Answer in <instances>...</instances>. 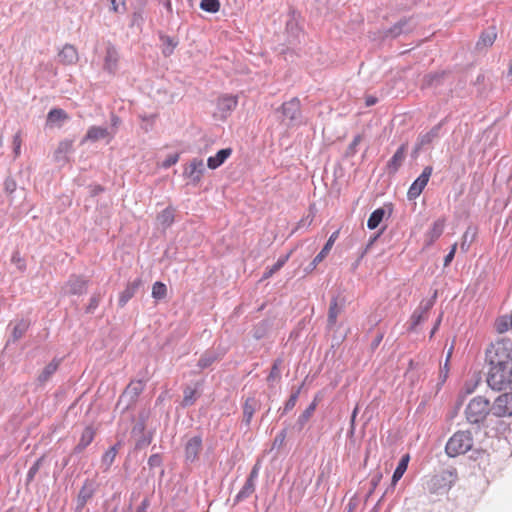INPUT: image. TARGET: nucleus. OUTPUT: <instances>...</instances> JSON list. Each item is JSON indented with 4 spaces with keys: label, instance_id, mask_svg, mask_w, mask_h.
I'll list each match as a JSON object with an SVG mask.
<instances>
[{
    "label": "nucleus",
    "instance_id": "obj_11",
    "mask_svg": "<svg viewBox=\"0 0 512 512\" xmlns=\"http://www.w3.org/2000/svg\"><path fill=\"white\" fill-rule=\"evenodd\" d=\"M415 27V23L412 19H401L393 27L388 29L385 36H391L393 38L400 36L401 34L411 32Z\"/></svg>",
    "mask_w": 512,
    "mask_h": 512
},
{
    "label": "nucleus",
    "instance_id": "obj_10",
    "mask_svg": "<svg viewBox=\"0 0 512 512\" xmlns=\"http://www.w3.org/2000/svg\"><path fill=\"white\" fill-rule=\"evenodd\" d=\"M202 449V438L194 436L185 445V457L187 461L194 462Z\"/></svg>",
    "mask_w": 512,
    "mask_h": 512
},
{
    "label": "nucleus",
    "instance_id": "obj_21",
    "mask_svg": "<svg viewBox=\"0 0 512 512\" xmlns=\"http://www.w3.org/2000/svg\"><path fill=\"white\" fill-rule=\"evenodd\" d=\"M258 406L259 403L254 397H248L245 400V403L243 405V422L245 423L246 426L250 425L254 412L256 411Z\"/></svg>",
    "mask_w": 512,
    "mask_h": 512
},
{
    "label": "nucleus",
    "instance_id": "obj_23",
    "mask_svg": "<svg viewBox=\"0 0 512 512\" xmlns=\"http://www.w3.org/2000/svg\"><path fill=\"white\" fill-rule=\"evenodd\" d=\"M316 406H317V399L315 398L314 401L311 402L309 404V406L300 414V416L298 417V419L294 425V429H296L297 431H301L304 428L306 423L309 421V419L313 415V413L316 409Z\"/></svg>",
    "mask_w": 512,
    "mask_h": 512
},
{
    "label": "nucleus",
    "instance_id": "obj_60",
    "mask_svg": "<svg viewBox=\"0 0 512 512\" xmlns=\"http://www.w3.org/2000/svg\"><path fill=\"white\" fill-rule=\"evenodd\" d=\"M456 247H457V245L454 244L452 246L450 252L445 256V258H444V266H448L451 263V261L453 260L455 252H456Z\"/></svg>",
    "mask_w": 512,
    "mask_h": 512
},
{
    "label": "nucleus",
    "instance_id": "obj_19",
    "mask_svg": "<svg viewBox=\"0 0 512 512\" xmlns=\"http://www.w3.org/2000/svg\"><path fill=\"white\" fill-rule=\"evenodd\" d=\"M496 37H497V33H496L495 27L488 28L481 34L478 42L476 43V48L478 50H482V49L492 46Z\"/></svg>",
    "mask_w": 512,
    "mask_h": 512
},
{
    "label": "nucleus",
    "instance_id": "obj_15",
    "mask_svg": "<svg viewBox=\"0 0 512 512\" xmlns=\"http://www.w3.org/2000/svg\"><path fill=\"white\" fill-rule=\"evenodd\" d=\"M97 487L98 485L95 480L86 479L81 489L79 490L77 498L81 501L88 503V501H90L95 495Z\"/></svg>",
    "mask_w": 512,
    "mask_h": 512
},
{
    "label": "nucleus",
    "instance_id": "obj_12",
    "mask_svg": "<svg viewBox=\"0 0 512 512\" xmlns=\"http://www.w3.org/2000/svg\"><path fill=\"white\" fill-rule=\"evenodd\" d=\"M441 129V124H437L430 129V131L422 134L418 137V140L415 144L414 152L417 153L424 146L432 143L436 138H438Z\"/></svg>",
    "mask_w": 512,
    "mask_h": 512
},
{
    "label": "nucleus",
    "instance_id": "obj_5",
    "mask_svg": "<svg viewBox=\"0 0 512 512\" xmlns=\"http://www.w3.org/2000/svg\"><path fill=\"white\" fill-rule=\"evenodd\" d=\"M146 418V415L141 413L131 430V436L135 439V449L137 450L147 447L152 441V432L145 433Z\"/></svg>",
    "mask_w": 512,
    "mask_h": 512
},
{
    "label": "nucleus",
    "instance_id": "obj_29",
    "mask_svg": "<svg viewBox=\"0 0 512 512\" xmlns=\"http://www.w3.org/2000/svg\"><path fill=\"white\" fill-rule=\"evenodd\" d=\"M110 136V133L107 128L104 127H98V126H92L87 131V134L83 141L90 140V141H98L100 139H104Z\"/></svg>",
    "mask_w": 512,
    "mask_h": 512
},
{
    "label": "nucleus",
    "instance_id": "obj_34",
    "mask_svg": "<svg viewBox=\"0 0 512 512\" xmlns=\"http://www.w3.org/2000/svg\"><path fill=\"white\" fill-rule=\"evenodd\" d=\"M72 145V141L70 140L60 142L54 154L56 161H64L66 159V155L71 152Z\"/></svg>",
    "mask_w": 512,
    "mask_h": 512
},
{
    "label": "nucleus",
    "instance_id": "obj_18",
    "mask_svg": "<svg viewBox=\"0 0 512 512\" xmlns=\"http://www.w3.org/2000/svg\"><path fill=\"white\" fill-rule=\"evenodd\" d=\"M67 289L74 295L84 294L87 290V280L80 276H71L67 283Z\"/></svg>",
    "mask_w": 512,
    "mask_h": 512
},
{
    "label": "nucleus",
    "instance_id": "obj_9",
    "mask_svg": "<svg viewBox=\"0 0 512 512\" xmlns=\"http://www.w3.org/2000/svg\"><path fill=\"white\" fill-rule=\"evenodd\" d=\"M205 171L202 159H193L185 168L184 176L189 178L193 183H198Z\"/></svg>",
    "mask_w": 512,
    "mask_h": 512
},
{
    "label": "nucleus",
    "instance_id": "obj_14",
    "mask_svg": "<svg viewBox=\"0 0 512 512\" xmlns=\"http://www.w3.org/2000/svg\"><path fill=\"white\" fill-rule=\"evenodd\" d=\"M95 436V430L91 426L85 427L78 444L74 447L72 454L82 453L91 444Z\"/></svg>",
    "mask_w": 512,
    "mask_h": 512
},
{
    "label": "nucleus",
    "instance_id": "obj_28",
    "mask_svg": "<svg viewBox=\"0 0 512 512\" xmlns=\"http://www.w3.org/2000/svg\"><path fill=\"white\" fill-rule=\"evenodd\" d=\"M405 159V147L402 145L397 149L392 158L389 160L387 166L390 172L395 173L402 165Z\"/></svg>",
    "mask_w": 512,
    "mask_h": 512
},
{
    "label": "nucleus",
    "instance_id": "obj_57",
    "mask_svg": "<svg viewBox=\"0 0 512 512\" xmlns=\"http://www.w3.org/2000/svg\"><path fill=\"white\" fill-rule=\"evenodd\" d=\"M21 142L20 132H17L13 137L14 154L16 157L20 155Z\"/></svg>",
    "mask_w": 512,
    "mask_h": 512
},
{
    "label": "nucleus",
    "instance_id": "obj_59",
    "mask_svg": "<svg viewBox=\"0 0 512 512\" xmlns=\"http://www.w3.org/2000/svg\"><path fill=\"white\" fill-rule=\"evenodd\" d=\"M178 159H179V157L177 154L169 155L167 157V159H165V161L163 162V167L168 168V167L176 164Z\"/></svg>",
    "mask_w": 512,
    "mask_h": 512
},
{
    "label": "nucleus",
    "instance_id": "obj_45",
    "mask_svg": "<svg viewBox=\"0 0 512 512\" xmlns=\"http://www.w3.org/2000/svg\"><path fill=\"white\" fill-rule=\"evenodd\" d=\"M299 394H300V389L294 391L290 395L289 399L286 401V403H285V405L283 407L281 415H284V414L288 413L289 411H291L295 407L296 402H297L298 397H299Z\"/></svg>",
    "mask_w": 512,
    "mask_h": 512
},
{
    "label": "nucleus",
    "instance_id": "obj_47",
    "mask_svg": "<svg viewBox=\"0 0 512 512\" xmlns=\"http://www.w3.org/2000/svg\"><path fill=\"white\" fill-rule=\"evenodd\" d=\"M288 258H289V254L284 257L279 258L277 260V262L268 271H266L264 273L263 277L264 278L271 277L275 272H277L279 269H281L284 266V264L286 263Z\"/></svg>",
    "mask_w": 512,
    "mask_h": 512
},
{
    "label": "nucleus",
    "instance_id": "obj_36",
    "mask_svg": "<svg viewBox=\"0 0 512 512\" xmlns=\"http://www.w3.org/2000/svg\"><path fill=\"white\" fill-rule=\"evenodd\" d=\"M58 365H59V360H53L52 362H50L44 369L43 371L39 374L38 376V380L40 382H47L50 380V377L52 374L55 373V371L57 370L58 368Z\"/></svg>",
    "mask_w": 512,
    "mask_h": 512
},
{
    "label": "nucleus",
    "instance_id": "obj_44",
    "mask_svg": "<svg viewBox=\"0 0 512 512\" xmlns=\"http://www.w3.org/2000/svg\"><path fill=\"white\" fill-rule=\"evenodd\" d=\"M475 235H476V231L470 227L465 231V233L463 235L462 243H461V249L463 251L468 250V248L470 247V244L474 240Z\"/></svg>",
    "mask_w": 512,
    "mask_h": 512
},
{
    "label": "nucleus",
    "instance_id": "obj_61",
    "mask_svg": "<svg viewBox=\"0 0 512 512\" xmlns=\"http://www.w3.org/2000/svg\"><path fill=\"white\" fill-rule=\"evenodd\" d=\"M285 437H286V430L284 429L276 435V437L274 439V446H276V445L281 446L285 440Z\"/></svg>",
    "mask_w": 512,
    "mask_h": 512
},
{
    "label": "nucleus",
    "instance_id": "obj_53",
    "mask_svg": "<svg viewBox=\"0 0 512 512\" xmlns=\"http://www.w3.org/2000/svg\"><path fill=\"white\" fill-rule=\"evenodd\" d=\"M148 466L152 469L162 466V457L159 453L152 454L148 459Z\"/></svg>",
    "mask_w": 512,
    "mask_h": 512
},
{
    "label": "nucleus",
    "instance_id": "obj_6",
    "mask_svg": "<svg viewBox=\"0 0 512 512\" xmlns=\"http://www.w3.org/2000/svg\"><path fill=\"white\" fill-rule=\"evenodd\" d=\"M491 415L498 420L512 416V391L500 394L491 405Z\"/></svg>",
    "mask_w": 512,
    "mask_h": 512
},
{
    "label": "nucleus",
    "instance_id": "obj_42",
    "mask_svg": "<svg viewBox=\"0 0 512 512\" xmlns=\"http://www.w3.org/2000/svg\"><path fill=\"white\" fill-rule=\"evenodd\" d=\"M200 8L209 13H216L220 9L219 0H201Z\"/></svg>",
    "mask_w": 512,
    "mask_h": 512
},
{
    "label": "nucleus",
    "instance_id": "obj_64",
    "mask_svg": "<svg viewBox=\"0 0 512 512\" xmlns=\"http://www.w3.org/2000/svg\"><path fill=\"white\" fill-rule=\"evenodd\" d=\"M149 506V500L148 499H144L142 501V503L140 504V506L138 507L137 511L138 512H145L146 509L148 508Z\"/></svg>",
    "mask_w": 512,
    "mask_h": 512
},
{
    "label": "nucleus",
    "instance_id": "obj_54",
    "mask_svg": "<svg viewBox=\"0 0 512 512\" xmlns=\"http://www.w3.org/2000/svg\"><path fill=\"white\" fill-rule=\"evenodd\" d=\"M115 456H116V449H115V447H112L108 451H106V453L103 455L102 460L107 465H110L114 461Z\"/></svg>",
    "mask_w": 512,
    "mask_h": 512
},
{
    "label": "nucleus",
    "instance_id": "obj_22",
    "mask_svg": "<svg viewBox=\"0 0 512 512\" xmlns=\"http://www.w3.org/2000/svg\"><path fill=\"white\" fill-rule=\"evenodd\" d=\"M141 284L142 281L140 279H136L133 282L129 283L126 289L120 294L119 306H125L126 303L135 295L136 291L139 289Z\"/></svg>",
    "mask_w": 512,
    "mask_h": 512
},
{
    "label": "nucleus",
    "instance_id": "obj_13",
    "mask_svg": "<svg viewBox=\"0 0 512 512\" xmlns=\"http://www.w3.org/2000/svg\"><path fill=\"white\" fill-rule=\"evenodd\" d=\"M30 326V322L26 319H20L18 320L11 332L10 338L6 342V347H8L11 343L17 342L19 339H21L26 331L28 330Z\"/></svg>",
    "mask_w": 512,
    "mask_h": 512
},
{
    "label": "nucleus",
    "instance_id": "obj_48",
    "mask_svg": "<svg viewBox=\"0 0 512 512\" xmlns=\"http://www.w3.org/2000/svg\"><path fill=\"white\" fill-rule=\"evenodd\" d=\"M339 329H340V327H338L336 325V328H334L332 330H328L329 332H333L332 346H339L346 337V332L345 331L339 332Z\"/></svg>",
    "mask_w": 512,
    "mask_h": 512
},
{
    "label": "nucleus",
    "instance_id": "obj_51",
    "mask_svg": "<svg viewBox=\"0 0 512 512\" xmlns=\"http://www.w3.org/2000/svg\"><path fill=\"white\" fill-rule=\"evenodd\" d=\"M451 355H452V348L449 349L447 357H446V363H445L444 367L440 370V373H439V379L442 383L446 382L447 378H448L449 369H448L447 363H448Z\"/></svg>",
    "mask_w": 512,
    "mask_h": 512
},
{
    "label": "nucleus",
    "instance_id": "obj_25",
    "mask_svg": "<svg viewBox=\"0 0 512 512\" xmlns=\"http://www.w3.org/2000/svg\"><path fill=\"white\" fill-rule=\"evenodd\" d=\"M342 307L338 305L337 299L333 298L331 300L329 311H328V319H327V329L332 330L336 328L337 317L341 313Z\"/></svg>",
    "mask_w": 512,
    "mask_h": 512
},
{
    "label": "nucleus",
    "instance_id": "obj_17",
    "mask_svg": "<svg viewBox=\"0 0 512 512\" xmlns=\"http://www.w3.org/2000/svg\"><path fill=\"white\" fill-rule=\"evenodd\" d=\"M119 55L117 50L109 45L106 49L104 59V69L109 73H114L117 70Z\"/></svg>",
    "mask_w": 512,
    "mask_h": 512
},
{
    "label": "nucleus",
    "instance_id": "obj_20",
    "mask_svg": "<svg viewBox=\"0 0 512 512\" xmlns=\"http://www.w3.org/2000/svg\"><path fill=\"white\" fill-rule=\"evenodd\" d=\"M60 61L66 65H71L77 62L78 53L74 46L66 44L58 54Z\"/></svg>",
    "mask_w": 512,
    "mask_h": 512
},
{
    "label": "nucleus",
    "instance_id": "obj_41",
    "mask_svg": "<svg viewBox=\"0 0 512 512\" xmlns=\"http://www.w3.org/2000/svg\"><path fill=\"white\" fill-rule=\"evenodd\" d=\"M157 219L162 226H164V227L170 226L174 221L173 209L166 208L158 215Z\"/></svg>",
    "mask_w": 512,
    "mask_h": 512
},
{
    "label": "nucleus",
    "instance_id": "obj_38",
    "mask_svg": "<svg viewBox=\"0 0 512 512\" xmlns=\"http://www.w3.org/2000/svg\"><path fill=\"white\" fill-rule=\"evenodd\" d=\"M67 118V114L62 109H52L47 116L48 124H57Z\"/></svg>",
    "mask_w": 512,
    "mask_h": 512
},
{
    "label": "nucleus",
    "instance_id": "obj_24",
    "mask_svg": "<svg viewBox=\"0 0 512 512\" xmlns=\"http://www.w3.org/2000/svg\"><path fill=\"white\" fill-rule=\"evenodd\" d=\"M231 153H232L231 148H225V149L219 150L215 156L208 158L207 166L210 169L218 168L225 162V160L231 155Z\"/></svg>",
    "mask_w": 512,
    "mask_h": 512
},
{
    "label": "nucleus",
    "instance_id": "obj_7",
    "mask_svg": "<svg viewBox=\"0 0 512 512\" xmlns=\"http://www.w3.org/2000/svg\"><path fill=\"white\" fill-rule=\"evenodd\" d=\"M433 172L432 166H426L420 176L411 184L407 197L409 200L416 199L427 185L429 178Z\"/></svg>",
    "mask_w": 512,
    "mask_h": 512
},
{
    "label": "nucleus",
    "instance_id": "obj_30",
    "mask_svg": "<svg viewBox=\"0 0 512 512\" xmlns=\"http://www.w3.org/2000/svg\"><path fill=\"white\" fill-rule=\"evenodd\" d=\"M444 226V220L442 219H438L433 223L431 229L426 234L429 244L436 241L442 235Z\"/></svg>",
    "mask_w": 512,
    "mask_h": 512
},
{
    "label": "nucleus",
    "instance_id": "obj_32",
    "mask_svg": "<svg viewBox=\"0 0 512 512\" xmlns=\"http://www.w3.org/2000/svg\"><path fill=\"white\" fill-rule=\"evenodd\" d=\"M456 479H457V471L454 468L443 470L439 476H436L434 478V480L437 482H440V481L444 482L443 486H448V488H450L452 486V484L456 481Z\"/></svg>",
    "mask_w": 512,
    "mask_h": 512
},
{
    "label": "nucleus",
    "instance_id": "obj_56",
    "mask_svg": "<svg viewBox=\"0 0 512 512\" xmlns=\"http://www.w3.org/2000/svg\"><path fill=\"white\" fill-rule=\"evenodd\" d=\"M4 188L8 194L15 192L17 188L15 180L12 178H7L4 182Z\"/></svg>",
    "mask_w": 512,
    "mask_h": 512
},
{
    "label": "nucleus",
    "instance_id": "obj_8",
    "mask_svg": "<svg viewBox=\"0 0 512 512\" xmlns=\"http://www.w3.org/2000/svg\"><path fill=\"white\" fill-rule=\"evenodd\" d=\"M436 298V292L431 299L422 301L419 307L413 312L411 316V327L415 329L420 323L427 319L429 310L433 307Z\"/></svg>",
    "mask_w": 512,
    "mask_h": 512
},
{
    "label": "nucleus",
    "instance_id": "obj_26",
    "mask_svg": "<svg viewBox=\"0 0 512 512\" xmlns=\"http://www.w3.org/2000/svg\"><path fill=\"white\" fill-rule=\"evenodd\" d=\"M141 386H126L125 390L120 396L119 402H127L126 407L130 405L141 394Z\"/></svg>",
    "mask_w": 512,
    "mask_h": 512
},
{
    "label": "nucleus",
    "instance_id": "obj_52",
    "mask_svg": "<svg viewBox=\"0 0 512 512\" xmlns=\"http://www.w3.org/2000/svg\"><path fill=\"white\" fill-rule=\"evenodd\" d=\"M100 302V294H94L89 301L88 306L86 307L87 313H93L95 309L98 307Z\"/></svg>",
    "mask_w": 512,
    "mask_h": 512
},
{
    "label": "nucleus",
    "instance_id": "obj_43",
    "mask_svg": "<svg viewBox=\"0 0 512 512\" xmlns=\"http://www.w3.org/2000/svg\"><path fill=\"white\" fill-rule=\"evenodd\" d=\"M167 288L162 282H155L152 287V297L161 300L166 296Z\"/></svg>",
    "mask_w": 512,
    "mask_h": 512
},
{
    "label": "nucleus",
    "instance_id": "obj_2",
    "mask_svg": "<svg viewBox=\"0 0 512 512\" xmlns=\"http://www.w3.org/2000/svg\"><path fill=\"white\" fill-rule=\"evenodd\" d=\"M490 414V402L482 396H477L471 399L465 409L466 419L469 423L481 425L484 428H489L490 426L495 425L497 433L505 432L508 425L503 420H494L490 417Z\"/></svg>",
    "mask_w": 512,
    "mask_h": 512
},
{
    "label": "nucleus",
    "instance_id": "obj_37",
    "mask_svg": "<svg viewBox=\"0 0 512 512\" xmlns=\"http://www.w3.org/2000/svg\"><path fill=\"white\" fill-rule=\"evenodd\" d=\"M183 394H184V397H183L182 405L184 407L194 404V402L196 401V399L199 395L196 388H193L192 386H186Z\"/></svg>",
    "mask_w": 512,
    "mask_h": 512
},
{
    "label": "nucleus",
    "instance_id": "obj_16",
    "mask_svg": "<svg viewBox=\"0 0 512 512\" xmlns=\"http://www.w3.org/2000/svg\"><path fill=\"white\" fill-rule=\"evenodd\" d=\"M339 231H335L331 234L329 239L327 240L326 244L322 248V250L316 255V257L313 259V261L310 263V269L313 270L316 268V266L327 256L329 251L331 250L332 246L334 245V242L338 238Z\"/></svg>",
    "mask_w": 512,
    "mask_h": 512
},
{
    "label": "nucleus",
    "instance_id": "obj_46",
    "mask_svg": "<svg viewBox=\"0 0 512 512\" xmlns=\"http://www.w3.org/2000/svg\"><path fill=\"white\" fill-rule=\"evenodd\" d=\"M217 359V356L214 352H206L201 356V358L198 361V365L201 368H207L209 367L215 360Z\"/></svg>",
    "mask_w": 512,
    "mask_h": 512
},
{
    "label": "nucleus",
    "instance_id": "obj_4",
    "mask_svg": "<svg viewBox=\"0 0 512 512\" xmlns=\"http://www.w3.org/2000/svg\"><path fill=\"white\" fill-rule=\"evenodd\" d=\"M279 111L283 117L282 121L285 122L287 126H295L302 123L300 101L298 98H292L283 103Z\"/></svg>",
    "mask_w": 512,
    "mask_h": 512
},
{
    "label": "nucleus",
    "instance_id": "obj_63",
    "mask_svg": "<svg viewBox=\"0 0 512 512\" xmlns=\"http://www.w3.org/2000/svg\"><path fill=\"white\" fill-rule=\"evenodd\" d=\"M87 503L76 498L75 512H82Z\"/></svg>",
    "mask_w": 512,
    "mask_h": 512
},
{
    "label": "nucleus",
    "instance_id": "obj_1",
    "mask_svg": "<svg viewBox=\"0 0 512 512\" xmlns=\"http://www.w3.org/2000/svg\"><path fill=\"white\" fill-rule=\"evenodd\" d=\"M486 384H512V338L503 337L487 350Z\"/></svg>",
    "mask_w": 512,
    "mask_h": 512
},
{
    "label": "nucleus",
    "instance_id": "obj_62",
    "mask_svg": "<svg viewBox=\"0 0 512 512\" xmlns=\"http://www.w3.org/2000/svg\"><path fill=\"white\" fill-rule=\"evenodd\" d=\"M381 478H382L381 473H377L372 476L370 483H371V486L373 487V489H375L377 487V485L381 481Z\"/></svg>",
    "mask_w": 512,
    "mask_h": 512
},
{
    "label": "nucleus",
    "instance_id": "obj_40",
    "mask_svg": "<svg viewBox=\"0 0 512 512\" xmlns=\"http://www.w3.org/2000/svg\"><path fill=\"white\" fill-rule=\"evenodd\" d=\"M45 459V456H41L40 458H38L34 464L30 467V469L28 470V473H27V476H26V486H29V484L34 480L36 474L39 472L41 466H42V463Z\"/></svg>",
    "mask_w": 512,
    "mask_h": 512
},
{
    "label": "nucleus",
    "instance_id": "obj_49",
    "mask_svg": "<svg viewBox=\"0 0 512 512\" xmlns=\"http://www.w3.org/2000/svg\"><path fill=\"white\" fill-rule=\"evenodd\" d=\"M496 329L499 333H504L509 330H512L511 325L509 323V317L503 316V317L499 318L496 321Z\"/></svg>",
    "mask_w": 512,
    "mask_h": 512
},
{
    "label": "nucleus",
    "instance_id": "obj_3",
    "mask_svg": "<svg viewBox=\"0 0 512 512\" xmlns=\"http://www.w3.org/2000/svg\"><path fill=\"white\" fill-rule=\"evenodd\" d=\"M473 447V437L470 431H458L447 442L445 451L449 457L465 454Z\"/></svg>",
    "mask_w": 512,
    "mask_h": 512
},
{
    "label": "nucleus",
    "instance_id": "obj_50",
    "mask_svg": "<svg viewBox=\"0 0 512 512\" xmlns=\"http://www.w3.org/2000/svg\"><path fill=\"white\" fill-rule=\"evenodd\" d=\"M164 48L163 53L165 56H169L173 53L174 48L177 46V42L171 37L163 38Z\"/></svg>",
    "mask_w": 512,
    "mask_h": 512
},
{
    "label": "nucleus",
    "instance_id": "obj_55",
    "mask_svg": "<svg viewBox=\"0 0 512 512\" xmlns=\"http://www.w3.org/2000/svg\"><path fill=\"white\" fill-rule=\"evenodd\" d=\"M260 468H261V462H260V460H257L256 463L254 464V466L252 467L247 479L256 481L258 478V475H259Z\"/></svg>",
    "mask_w": 512,
    "mask_h": 512
},
{
    "label": "nucleus",
    "instance_id": "obj_31",
    "mask_svg": "<svg viewBox=\"0 0 512 512\" xmlns=\"http://www.w3.org/2000/svg\"><path fill=\"white\" fill-rule=\"evenodd\" d=\"M409 460H410L409 454H405L404 456H402L396 469L393 472L392 485H395L402 478L403 474L407 470Z\"/></svg>",
    "mask_w": 512,
    "mask_h": 512
},
{
    "label": "nucleus",
    "instance_id": "obj_27",
    "mask_svg": "<svg viewBox=\"0 0 512 512\" xmlns=\"http://www.w3.org/2000/svg\"><path fill=\"white\" fill-rule=\"evenodd\" d=\"M255 482L256 481L246 479L243 487L241 488V490L238 492V494L236 495V497L234 499V504H238V503L244 501L245 499L250 497L255 492V486H256Z\"/></svg>",
    "mask_w": 512,
    "mask_h": 512
},
{
    "label": "nucleus",
    "instance_id": "obj_33",
    "mask_svg": "<svg viewBox=\"0 0 512 512\" xmlns=\"http://www.w3.org/2000/svg\"><path fill=\"white\" fill-rule=\"evenodd\" d=\"M237 105V97L235 96H223L219 98L217 106L218 109L223 113L232 111Z\"/></svg>",
    "mask_w": 512,
    "mask_h": 512
},
{
    "label": "nucleus",
    "instance_id": "obj_39",
    "mask_svg": "<svg viewBox=\"0 0 512 512\" xmlns=\"http://www.w3.org/2000/svg\"><path fill=\"white\" fill-rule=\"evenodd\" d=\"M445 76V73H434V74H428L423 78V87H432L437 86L441 83L443 77Z\"/></svg>",
    "mask_w": 512,
    "mask_h": 512
},
{
    "label": "nucleus",
    "instance_id": "obj_58",
    "mask_svg": "<svg viewBox=\"0 0 512 512\" xmlns=\"http://www.w3.org/2000/svg\"><path fill=\"white\" fill-rule=\"evenodd\" d=\"M279 374H280V370L278 368L277 363H275L273 365V367H272V370H271L270 374L267 377V380L270 381V382H275V381L278 380Z\"/></svg>",
    "mask_w": 512,
    "mask_h": 512
},
{
    "label": "nucleus",
    "instance_id": "obj_35",
    "mask_svg": "<svg viewBox=\"0 0 512 512\" xmlns=\"http://www.w3.org/2000/svg\"><path fill=\"white\" fill-rule=\"evenodd\" d=\"M385 213L386 212L384 208H378L374 210L367 221V227L371 230L377 228L379 224L382 222Z\"/></svg>",
    "mask_w": 512,
    "mask_h": 512
}]
</instances>
